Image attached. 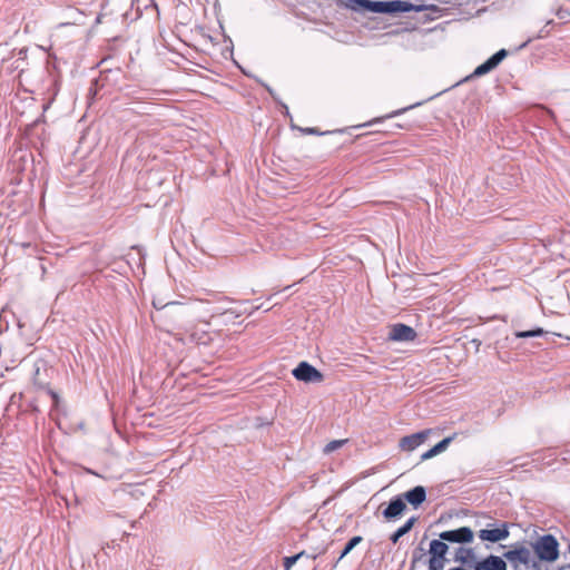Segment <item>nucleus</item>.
<instances>
[{
	"mask_svg": "<svg viewBox=\"0 0 570 570\" xmlns=\"http://www.w3.org/2000/svg\"><path fill=\"white\" fill-rule=\"evenodd\" d=\"M406 510V504L402 495H396L389 502L382 514L386 520H395Z\"/></svg>",
	"mask_w": 570,
	"mask_h": 570,
	"instance_id": "obj_9",
	"label": "nucleus"
},
{
	"mask_svg": "<svg viewBox=\"0 0 570 570\" xmlns=\"http://www.w3.org/2000/svg\"><path fill=\"white\" fill-rule=\"evenodd\" d=\"M430 434V430H423L406 436H403L400 440L399 446L402 451L411 452L419 448L421 444L425 442Z\"/></svg>",
	"mask_w": 570,
	"mask_h": 570,
	"instance_id": "obj_8",
	"label": "nucleus"
},
{
	"mask_svg": "<svg viewBox=\"0 0 570 570\" xmlns=\"http://www.w3.org/2000/svg\"><path fill=\"white\" fill-rule=\"evenodd\" d=\"M454 561L460 562L470 568V564H473V562L476 561L474 550L472 548L460 547L456 550Z\"/></svg>",
	"mask_w": 570,
	"mask_h": 570,
	"instance_id": "obj_13",
	"label": "nucleus"
},
{
	"mask_svg": "<svg viewBox=\"0 0 570 570\" xmlns=\"http://www.w3.org/2000/svg\"><path fill=\"white\" fill-rule=\"evenodd\" d=\"M226 302H229V298L226 296H220L216 302L217 304L215 306H213V308L208 309V312L212 314V316L225 315V314H229V313L238 316L239 314L236 313V311H233V309L224 306V303H226Z\"/></svg>",
	"mask_w": 570,
	"mask_h": 570,
	"instance_id": "obj_14",
	"label": "nucleus"
},
{
	"mask_svg": "<svg viewBox=\"0 0 570 570\" xmlns=\"http://www.w3.org/2000/svg\"><path fill=\"white\" fill-rule=\"evenodd\" d=\"M404 501L406 500L414 508L421 505L426 499L425 488L422 485H416L413 489L405 492L403 495Z\"/></svg>",
	"mask_w": 570,
	"mask_h": 570,
	"instance_id": "obj_11",
	"label": "nucleus"
},
{
	"mask_svg": "<svg viewBox=\"0 0 570 570\" xmlns=\"http://www.w3.org/2000/svg\"><path fill=\"white\" fill-rule=\"evenodd\" d=\"M473 570H507V562L502 557L489 554L481 560H476L470 564Z\"/></svg>",
	"mask_w": 570,
	"mask_h": 570,
	"instance_id": "obj_6",
	"label": "nucleus"
},
{
	"mask_svg": "<svg viewBox=\"0 0 570 570\" xmlns=\"http://www.w3.org/2000/svg\"><path fill=\"white\" fill-rule=\"evenodd\" d=\"M449 570H470V569H465L463 567H454V568H451Z\"/></svg>",
	"mask_w": 570,
	"mask_h": 570,
	"instance_id": "obj_26",
	"label": "nucleus"
},
{
	"mask_svg": "<svg viewBox=\"0 0 570 570\" xmlns=\"http://www.w3.org/2000/svg\"><path fill=\"white\" fill-rule=\"evenodd\" d=\"M362 541L363 538L361 535H355L352 539H350L348 542L345 544L344 549L342 550L337 559V562L341 561L344 557H346Z\"/></svg>",
	"mask_w": 570,
	"mask_h": 570,
	"instance_id": "obj_18",
	"label": "nucleus"
},
{
	"mask_svg": "<svg viewBox=\"0 0 570 570\" xmlns=\"http://www.w3.org/2000/svg\"><path fill=\"white\" fill-rule=\"evenodd\" d=\"M86 472L91 473V474H95V475H98V473L94 472V471H92V470H90V469H86Z\"/></svg>",
	"mask_w": 570,
	"mask_h": 570,
	"instance_id": "obj_28",
	"label": "nucleus"
},
{
	"mask_svg": "<svg viewBox=\"0 0 570 570\" xmlns=\"http://www.w3.org/2000/svg\"><path fill=\"white\" fill-rule=\"evenodd\" d=\"M293 375L296 380L306 383L320 382L323 379L322 373L307 362H301L294 370Z\"/></svg>",
	"mask_w": 570,
	"mask_h": 570,
	"instance_id": "obj_4",
	"label": "nucleus"
},
{
	"mask_svg": "<svg viewBox=\"0 0 570 570\" xmlns=\"http://www.w3.org/2000/svg\"><path fill=\"white\" fill-rule=\"evenodd\" d=\"M495 68H497V66L494 65L492 59L489 58L488 60H485L483 63H481L480 66H478L474 69L473 76L480 77V76L487 75L488 72L492 71Z\"/></svg>",
	"mask_w": 570,
	"mask_h": 570,
	"instance_id": "obj_17",
	"label": "nucleus"
},
{
	"mask_svg": "<svg viewBox=\"0 0 570 570\" xmlns=\"http://www.w3.org/2000/svg\"><path fill=\"white\" fill-rule=\"evenodd\" d=\"M448 550H449L448 544L445 543V541H443L441 539L440 540L434 539L430 542V550H429L430 556L445 558Z\"/></svg>",
	"mask_w": 570,
	"mask_h": 570,
	"instance_id": "obj_15",
	"label": "nucleus"
},
{
	"mask_svg": "<svg viewBox=\"0 0 570 570\" xmlns=\"http://www.w3.org/2000/svg\"><path fill=\"white\" fill-rule=\"evenodd\" d=\"M420 105H421V104H420V102H417V104L412 105V106H410V107H405V108H402V109L395 110V111H393L392 114H390L389 116H386V118H392V117L399 116V115H401V114H403V112L407 111L409 109H412V108H414V107H416V106H420Z\"/></svg>",
	"mask_w": 570,
	"mask_h": 570,
	"instance_id": "obj_25",
	"label": "nucleus"
},
{
	"mask_svg": "<svg viewBox=\"0 0 570 570\" xmlns=\"http://www.w3.org/2000/svg\"><path fill=\"white\" fill-rule=\"evenodd\" d=\"M508 56V51L505 49H500L494 55H492L490 58L494 62V65L498 67L500 62Z\"/></svg>",
	"mask_w": 570,
	"mask_h": 570,
	"instance_id": "obj_23",
	"label": "nucleus"
},
{
	"mask_svg": "<svg viewBox=\"0 0 570 570\" xmlns=\"http://www.w3.org/2000/svg\"><path fill=\"white\" fill-rule=\"evenodd\" d=\"M420 558H421V556H416V554H414V556H413V560H412V562H413V563H415Z\"/></svg>",
	"mask_w": 570,
	"mask_h": 570,
	"instance_id": "obj_27",
	"label": "nucleus"
},
{
	"mask_svg": "<svg viewBox=\"0 0 570 570\" xmlns=\"http://www.w3.org/2000/svg\"><path fill=\"white\" fill-rule=\"evenodd\" d=\"M440 539L450 543H469L473 540V531L469 527L443 531Z\"/></svg>",
	"mask_w": 570,
	"mask_h": 570,
	"instance_id": "obj_5",
	"label": "nucleus"
},
{
	"mask_svg": "<svg viewBox=\"0 0 570 570\" xmlns=\"http://www.w3.org/2000/svg\"><path fill=\"white\" fill-rule=\"evenodd\" d=\"M509 534L507 524H503L502 528L480 530L479 538L483 541L499 542L505 540Z\"/></svg>",
	"mask_w": 570,
	"mask_h": 570,
	"instance_id": "obj_10",
	"label": "nucleus"
},
{
	"mask_svg": "<svg viewBox=\"0 0 570 570\" xmlns=\"http://www.w3.org/2000/svg\"><path fill=\"white\" fill-rule=\"evenodd\" d=\"M345 442H346V440H334V441H331L330 443H327L325 445L324 452L325 453H332L333 451L340 449Z\"/></svg>",
	"mask_w": 570,
	"mask_h": 570,
	"instance_id": "obj_22",
	"label": "nucleus"
},
{
	"mask_svg": "<svg viewBox=\"0 0 570 570\" xmlns=\"http://www.w3.org/2000/svg\"><path fill=\"white\" fill-rule=\"evenodd\" d=\"M453 439H454V436H448V438L443 439L438 444H435L433 448H431L430 450L424 452L421 455V460L426 461V460H430L433 456L444 452L448 449L449 444L453 441Z\"/></svg>",
	"mask_w": 570,
	"mask_h": 570,
	"instance_id": "obj_12",
	"label": "nucleus"
},
{
	"mask_svg": "<svg viewBox=\"0 0 570 570\" xmlns=\"http://www.w3.org/2000/svg\"><path fill=\"white\" fill-rule=\"evenodd\" d=\"M533 550L541 561L553 562L559 558V542L552 534H544L533 543Z\"/></svg>",
	"mask_w": 570,
	"mask_h": 570,
	"instance_id": "obj_2",
	"label": "nucleus"
},
{
	"mask_svg": "<svg viewBox=\"0 0 570 570\" xmlns=\"http://www.w3.org/2000/svg\"><path fill=\"white\" fill-rule=\"evenodd\" d=\"M557 16H558L559 18H562V16H561V12H560V11H559V12H557Z\"/></svg>",
	"mask_w": 570,
	"mask_h": 570,
	"instance_id": "obj_31",
	"label": "nucleus"
},
{
	"mask_svg": "<svg viewBox=\"0 0 570 570\" xmlns=\"http://www.w3.org/2000/svg\"><path fill=\"white\" fill-rule=\"evenodd\" d=\"M298 130H301L303 134L305 135H325V132H321L317 128L315 127H306V128H298ZM328 131H326L327 134Z\"/></svg>",
	"mask_w": 570,
	"mask_h": 570,
	"instance_id": "obj_24",
	"label": "nucleus"
},
{
	"mask_svg": "<svg viewBox=\"0 0 570 570\" xmlns=\"http://www.w3.org/2000/svg\"><path fill=\"white\" fill-rule=\"evenodd\" d=\"M347 7L353 11L361 9L375 12V13H396V12H422L429 7L425 4H413L407 1L393 0V1H371V0H348Z\"/></svg>",
	"mask_w": 570,
	"mask_h": 570,
	"instance_id": "obj_1",
	"label": "nucleus"
},
{
	"mask_svg": "<svg viewBox=\"0 0 570 570\" xmlns=\"http://www.w3.org/2000/svg\"><path fill=\"white\" fill-rule=\"evenodd\" d=\"M472 342H473V343H475V344H476V346H479V345L481 344V342H480V341H476V340H473Z\"/></svg>",
	"mask_w": 570,
	"mask_h": 570,
	"instance_id": "obj_30",
	"label": "nucleus"
},
{
	"mask_svg": "<svg viewBox=\"0 0 570 570\" xmlns=\"http://www.w3.org/2000/svg\"><path fill=\"white\" fill-rule=\"evenodd\" d=\"M530 41H531V39H529L527 42L522 43V45L520 46V48H524V47H527V45H528Z\"/></svg>",
	"mask_w": 570,
	"mask_h": 570,
	"instance_id": "obj_29",
	"label": "nucleus"
},
{
	"mask_svg": "<svg viewBox=\"0 0 570 570\" xmlns=\"http://www.w3.org/2000/svg\"><path fill=\"white\" fill-rule=\"evenodd\" d=\"M502 558L508 560L514 570H518L519 564L537 567V562L531 563V551L523 544H518L513 549L505 551Z\"/></svg>",
	"mask_w": 570,
	"mask_h": 570,
	"instance_id": "obj_3",
	"label": "nucleus"
},
{
	"mask_svg": "<svg viewBox=\"0 0 570 570\" xmlns=\"http://www.w3.org/2000/svg\"><path fill=\"white\" fill-rule=\"evenodd\" d=\"M445 558H439V557H430L429 560V570H443L445 566Z\"/></svg>",
	"mask_w": 570,
	"mask_h": 570,
	"instance_id": "obj_21",
	"label": "nucleus"
},
{
	"mask_svg": "<svg viewBox=\"0 0 570 570\" xmlns=\"http://www.w3.org/2000/svg\"><path fill=\"white\" fill-rule=\"evenodd\" d=\"M415 522V517L410 518L402 527H400L395 532L392 533L390 540L393 543H396L400 540V538H402L403 535L411 531Z\"/></svg>",
	"mask_w": 570,
	"mask_h": 570,
	"instance_id": "obj_16",
	"label": "nucleus"
},
{
	"mask_svg": "<svg viewBox=\"0 0 570 570\" xmlns=\"http://www.w3.org/2000/svg\"><path fill=\"white\" fill-rule=\"evenodd\" d=\"M303 557H311L313 559L316 558V554L308 556L305 551H302L295 556L285 557L284 558V570H291L292 567Z\"/></svg>",
	"mask_w": 570,
	"mask_h": 570,
	"instance_id": "obj_19",
	"label": "nucleus"
},
{
	"mask_svg": "<svg viewBox=\"0 0 570 570\" xmlns=\"http://www.w3.org/2000/svg\"><path fill=\"white\" fill-rule=\"evenodd\" d=\"M416 335L413 327L397 323L391 327L389 338L395 342H412L416 338Z\"/></svg>",
	"mask_w": 570,
	"mask_h": 570,
	"instance_id": "obj_7",
	"label": "nucleus"
},
{
	"mask_svg": "<svg viewBox=\"0 0 570 570\" xmlns=\"http://www.w3.org/2000/svg\"><path fill=\"white\" fill-rule=\"evenodd\" d=\"M544 334V331L540 327L530 330V331H520L515 332V337L518 338H530V337H538L542 336Z\"/></svg>",
	"mask_w": 570,
	"mask_h": 570,
	"instance_id": "obj_20",
	"label": "nucleus"
}]
</instances>
